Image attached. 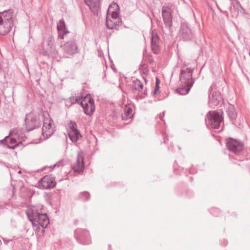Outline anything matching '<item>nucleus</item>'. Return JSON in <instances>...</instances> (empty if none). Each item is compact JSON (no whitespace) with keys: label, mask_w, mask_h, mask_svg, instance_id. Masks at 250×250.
Instances as JSON below:
<instances>
[{"label":"nucleus","mask_w":250,"mask_h":250,"mask_svg":"<svg viewBox=\"0 0 250 250\" xmlns=\"http://www.w3.org/2000/svg\"><path fill=\"white\" fill-rule=\"evenodd\" d=\"M193 69L186 68L184 65L180 70V86L176 89L177 93L180 95H186L188 93L193 83L194 80L192 78Z\"/></svg>","instance_id":"obj_1"},{"label":"nucleus","mask_w":250,"mask_h":250,"mask_svg":"<svg viewBox=\"0 0 250 250\" xmlns=\"http://www.w3.org/2000/svg\"><path fill=\"white\" fill-rule=\"evenodd\" d=\"M26 215L32 224L38 223L43 228L47 227L49 221L45 213L39 211L37 207L31 206L27 208L26 211Z\"/></svg>","instance_id":"obj_2"},{"label":"nucleus","mask_w":250,"mask_h":250,"mask_svg":"<svg viewBox=\"0 0 250 250\" xmlns=\"http://www.w3.org/2000/svg\"><path fill=\"white\" fill-rule=\"evenodd\" d=\"M13 10L9 9L0 13V35L7 34L13 26Z\"/></svg>","instance_id":"obj_3"},{"label":"nucleus","mask_w":250,"mask_h":250,"mask_svg":"<svg viewBox=\"0 0 250 250\" xmlns=\"http://www.w3.org/2000/svg\"><path fill=\"white\" fill-rule=\"evenodd\" d=\"M223 112L221 110L209 111L206 115L205 122L207 126L214 129L218 128L223 121Z\"/></svg>","instance_id":"obj_4"},{"label":"nucleus","mask_w":250,"mask_h":250,"mask_svg":"<svg viewBox=\"0 0 250 250\" xmlns=\"http://www.w3.org/2000/svg\"><path fill=\"white\" fill-rule=\"evenodd\" d=\"M24 122L26 129L28 132L41 126V122L39 116L32 112L26 114Z\"/></svg>","instance_id":"obj_5"},{"label":"nucleus","mask_w":250,"mask_h":250,"mask_svg":"<svg viewBox=\"0 0 250 250\" xmlns=\"http://www.w3.org/2000/svg\"><path fill=\"white\" fill-rule=\"evenodd\" d=\"M208 105L214 108L217 106L222 100L220 92L216 90V85L213 83L208 89Z\"/></svg>","instance_id":"obj_6"},{"label":"nucleus","mask_w":250,"mask_h":250,"mask_svg":"<svg viewBox=\"0 0 250 250\" xmlns=\"http://www.w3.org/2000/svg\"><path fill=\"white\" fill-rule=\"evenodd\" d=\"M172 5L170 4L165 5L162 8V14L164 22L166 27L171 32V27L172 24Z\"/></svg>","instance_id":"obj_7"},{"label":"nucleus","mask_w":250,"mask_h":250,"mask_svg":"<svg viewBox=\"0 0 250 250\" xmlns=\"http://www.w3.org/2000/svg\"><path fill=\"white\" fill-rule=\"evenodd\" d=\"M80 104L83 107L84 113L87 115L90 116L95 111L94 101L90 94L86 95L83 98L80 102Z\"/></svg>","instance_id":"obj_8"},{"label":"nucleus","mask_w":250,"mask_h":250,"mask_svg":"<svg viewBox=\"0 0 250 250\" xmlns=\"http://www.w3.org/2000/svg\"><path fill=\"white\" fill-rule=\"evenodd\" d=\"M75 236L77 241L83 245H89L91 239L88 231L84 229H77L75 231Z\"/></svg>","instance_id":"obj_9"},{"label":"nucleus","mask_w":250,"mask_h":250,"mask_svg":"<svg viewBox=\"0 0 250 250\" xmlns=\"http://www.w3.org/2000/svg\"><path fill=\"white\" fill-rule=\"evenodd\" d=\"M226 146L229 151L237 154H239L243 149V144L232 138L227 141Z\"/></svg>","instance_id":"obj_10"},{"label":"nucleus","mask_w":250,"mask_h":250,"mask_svg":"<svg viewBox=\"0 0 250 250\" xmlns=\"http://www.w3.org/2000/svg\"><path fill=\"white\" fill-rule=\"evenodd\" d=\"M53 123V120L50 117L44 119L42 128V134L44 138L47 139L54 133V129L52 126Z\"/></svg>","instance_id":"obj_11"},{"label":"nucleus","mask_w":250,"mask_h":250,"mask_svg":"<svg viewBox=\"0 0 250 250\" xmlns=\"http://www.w3.org/2000/svg\"><path fill=\"white\" fill-rule=\"evenodd\" d=\"M179 36L184 41H189L192 39L193 34L187 23L181 24Z\"/></svg>","instance_id":"obj_12"},{"label":"nucleus","mask_w":250,"mask_h":250,"mask_svg":"<svg viewBox=\"0 0 250 250\" xmlns=\"http://www.w3.org/2000/svg\"><path fill=\"white\" fill-rule=\"evenodd\" d=\"M84 167V158L81 152H78L77 160L73 166V169L74 172L80 174L83 172Z\"/></svg>","instance_id":"obj_13"},{"label":"nucleus","mask_w":250,"mask_h":250,"mask_svg":"<svg viewBox=\"0 0 250 250\" xmlns=\"http://www.w3.org/2000/svg\"><path fill=\"white\" fill-rule=\"evenodd\" d=\"M159 43L160 40L157 33L155 30H153L151 32V47L154 54H157L160 51Z\"/></svg>","instance_id":"obj_14"},{"label":"nucleus","mask_w":250,"mask_h":250,"mask_svg":"<svg viewBox=\"0 0 250 250\" xmlns=\"http://www.w3.org/2000/svg\"><path fill=\"white\" fill-rule=\"evenodd\" d=\"M78 45L75 41H68L63 45V50L66 54L72 55L78 52Z\"/></svg>","instance_id":"obj_15"},{"label":"nucleus","mask_w":250,"mask_h":250,"mask_svg":"<svg viewBox=\"0 0 250 250\" xmlns=\"http://www.w3.org/2000/svg\"><path fill=\"white\" fill-rule=\"evenodd\" d=\"M40 184L43 189H50L53 188L56 183L54 177L46 175L41 179Z\"/></svg>","instance_id":"obj_16"},{"label":"nucleus","mask_w":250,"mask_h":250,"mask_svg":"<svg viewBox=\"0 0 250 250\" xmlns=\"http://www.w3.org/2000/svg\"><path fill=\"white\" fill-rule=\"evenodd\" d=\"M57 30L58 37L61 39H64L67 37V35L69 33V31L66 27L65 23L63 19L59 21L57 24Z\"/></svg>","instance_id":"obj_17"},{"label":"nucleus","mask_w":250,"mask_h":250,"mask_svg":"<svg viewBox=\"0 0 250 250\" xmlns=\"http://www.w3.org/2000/svg\"><path fill=\"white\" fill-rule=\"evenodd\" d=\"M85 4L89 7L94 15H97L100 9V0H84Z\"/></svg>","instance_id":"obj_18"},{"label":"nucleus","mask_w":250,"mask_h":250,"mask_svg":"<svg viewBox=\"0 0 250 250\" xmlns=\"http://www.w3.org/2000/svg\"><path fill=\"white\" fill-rule=\"evenodd\" d=\"M0 143L5 144L8 148L14 149L17 146V140L14 138H10L9 136H6L4 139L0 141Z\"/></svg>","instance_id":"obj_19"},{"label":"nucleus","mask_w":250,"mask_h":250,"mask_svg":"<svg viewBox=\"0 0 250 250\" xmlns=\"http://www.w3.org/2000/svg\"><path fill=\"white\" fill-rule=\"evenodd\" d=\"M121 19L113 20L109 19L107 17L106 20V24L107 28L113 29L116 28V26H119L121 24Z\"/></svg>","instance_id":"obj_20"},{"label":"nucleus","mask_w":250,"mask_h":250,"mask_svg":"<svg viewBox=\"0 0 250 250\" xmlns=\"http://www.w3.org/2000/svg\"><path fill=\"white\" fill-rule=\"evenodd\" d=\"M130 86L133 92H140L143 90V84L139 80L137 79L133 81Z\"/></svg>","instance_id":"obj_21"},{"label":"nucleus","mask_w":250,"mask_h":250,"mask_svg":"<svg viewBox=\"0 0 250 250\" xmlns=\"http://www.w3.org/2000/svg\"><path fill=\"white\" fill-rule=\"evenodd\" d=\"M227 113L231 121H233L236 119L237 117V113L233 105L229 104L228 108Z\"/></svg>","instance_id":"obj_22"},{"label":"nucleus","mask_w":250,"mask_h":250,"mask_svg":"<svg viewBox=\"0 0 250 250\" xmlns=\"http://www.w3.org/2000/svg\"><path fill=\"white\" fill-rule=\"evenodd\" d=\"M68 135L70 139L74 143L77 142L78 139L82 137L79 131L69 132Z\"/></svg>","instance_id":"obj_23"},{"label":"nucleus","mask_w":250,"mask_h":250,"mask_svg":"<svg viewBox=\"0 0 250 250\" xmlns=\"http://www.w3.org/2000/svg\"><path fill=\"white\" fill-rule=\"evenodd\" d=\"M124 112L126 118H131L133 116V109L130 106L125 105L124 108Z\"/></svg>","instance_id":"obj_24"},{"label":"nucleus","mask_w":250,"mask_h":250,"mask_svg":"<svg viewBox=\"0 0 250 250\" xmlns=\"http://www.w3.org/2000/svg\"><path fill=\"white\" fill-rule=\"evenodd\" d=\"M79 198L83 201H87L90 198V194L87 191L81 192L79 195Z\"/></svg>","instance_id":"obj_25"},{"label":"nucleus","mask_w":250,"mask_h":250,"mask_svg":"<svg viewBox=\"0 0 250 250\" xmlns=\"http://www.w3.org/2000/svg\"><path fill=\"white\" fill-rule=\"evenodd\" d=\"M69 126L70 127V130L69 132H74L78 131L77 127V124L75 122L71 121L69 123Z\"/></svg>","instance_id":"obj_26"},{"label":"nucleus","mask_w":250,"mask_h":250,"mask_svg":"<svg viewBox=\"0 0 250 250\" xmlns=\"http://www.w3.org/2000/svg\"><path fill=\"white\" fill-rule=\"evenodd\" d=\"M119 9V5L115 2H112L109 7L108 12L109 11L118 10Z\"/></svg>","instance_id":"obj_27"},{"label":"nucleus","mask_w":250,"mask_h":250,"mask_svg":"<svg viewBox=\"0 0 250 250\" xmlns=\"http://www.w3.org/2000/svg\"><path fill=\"white\" fill-rule=\"evenodd\" d=\"M117 10L114 11H110L111 12V18L113 20H117L119 19L118 18V12L117 11Z\"/></svg>","instance_id":"obj_28"},{"label":"nucleus","mask_w":250,"mask_h":250,"mask_svg":"<svg viewBox=\"0 0 250 250\" xmlns=\"http://www.w3.org/2000/svg\"><path fill=\"white\" fill-rule=\"evenodd\" d=\"M160 83V81L159 80L156 78V83H155V89L153 91V93L154 94H157V92L159 91V84Z\"/></svg>","instance_id":"obj_29"},{"label":"nucleus","mask_w":250,"mask_h":250,"mask_svg":"<svg viewBox=\"0 0 250 250\" xmlns=\"http://www.w3.org/2000/svg\"><path fill=\"white\" fill-rule=\"evenodd\" d=\"M47 44L50 47V50H52L54 48V43L51 38H49L47 40Z\"/></svg>","instance_id":"obj_30"},{"label":"nucleus","mask_w":250,"mask_h":250,"mask_svg":"<svg viewBox=\"0 0 250 250\" xmlns=\"http://www.w3.org/2000/svg\"><path fill=\"white\" fill-rule=\"evenodd\" d=\"M147 60H148V62L150 63H152V62H154V60H153V57H152V56H151V55H148V57H147Z\"/></svg>","instance_id":"obj_31"},{"label":"nucleus","mask_w":250,"mask_h":250,"mask_svg":"<svg viewBox=\"0 0 250 250\" xmlns=\"http://www.w3.org/2000/svg\"><path fill=\"white\" fill-rule=\"evenodd\" d=\"M82 99V96H77L76 97L75 101L76 102L79 103V101H80Z\"/></svg>","instance_id":"obj_32"},{"label":"nucleus","mask_w":250,"mask_h":250,"mask_svg":"<svg viewBox=\"0 0 250 250\" xmlns=\"http://www.w3.org/2000/svg\"><path fill=\"white\" fill-rule=\"evenodd\" d=\"M144 80H145V82L146 83V79H145V78H144Z\"/></svg>","instance_id":"obj_33"}]
</instances>
